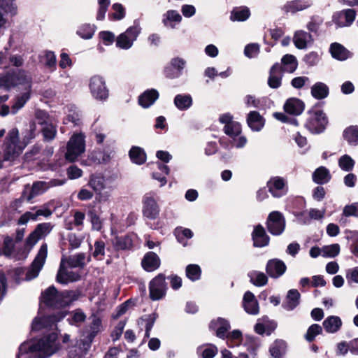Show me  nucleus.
<instances>
[{"mask_svg": "<svg viewBox=\"0 0 358 358\" xmlns=\"http://www.w3.org/2000/svg\"><path fill=\"white\" fill-rule=\"evenodd\" d=\"M32 85L31 75L24 70L9 71L0 76V87L9 90L17 86H22L23 92L15 99L11 106V114H16L30 99Z\"/></svg>", "mask_w": 358, "mask_h": 358, "instance_id": "1", "label": "nucleus"}, {"mask_svg": "<svg viewBox=\"0 0 358 358\" xmlns=\"http://www.w3.org/2000/svg\"><path fill=\"white\" fill-rule=\"evenodd\" d=\"M57 336L52 333L39 340L24 342L19 348L17 358H47L58 349Z\"/></svg>", "mask_w": 358, "mask_h": 358, "instance_id": "2", "label": "nucleus"}, {"mask_svg": "<svg viewBox=\"0 0 358 358\" xmlns=\"http://www.w3.org/2000/svg\"><path fill=\"white\" fill-rule=\"evenodd\" d=\"M80 292L73 290L59 292L54 286L46 289L41 294V301L46 306L54 308H64L77 301Z\"/></svg>", "mask_w": 358, "mask_h": 358, "instance_id": "3", "label": "nucleus"}, {"mask_svg": "<svg viewBox=\"0 0 358 358\" xmlns=\"http://www.w3.org/2000/svg\"><path fill=\"white\" fill-rule=\"evenodd\" d=\"M25 145L19 141V131L16 128L12 129L6 138L3 158L0 157V169L5 166L4 163L15 161L22 152Z\"/></svg>", "mask_w": 358, "mask_h": 358, "instance_id": "4", "label": "nucleus"}, {"mask_svg": "<svg viewBox=\"0 0 358 358\" xmlns=\"http://www.w3.org/2000/svg\"><path fill=\"white\" fill-rule=\"evenodd\" d=\"M112 180L101 173L92 174L88 180V186L96 193L98 202H106L110 197V191L113 189Z\"/></svg>", "mask_w": 358, "mask_h": 358, "instance_id": "5", "label": "nucleus"}, {"mask_svg": "<svg viewBox=\"0 0 358 358\" xmlns=\"http://www.w3.org/2000/svg\"><path fill=\"white\" fill-rule=\"evenodd\" d=\"M85 151V136L81 133L74 134L67 143L65 158L70 162H75Z\"/></svg>", "mask_w": 358, "mask_h": 358, "instance_id": "6", "label": "nucleus"}, {"mask_svg": "<svg viewBox=\"0 0 358 358\" xmlns=\"http://www.w3.org/2000/svg\"><path fill=\"white\" fill-rule=\"evenodd\" d=\"M305 127L313 134L322 132L327 124V118L320 110H310L308 113Z\"/></svg>", "mask_w": 358, "mask_h": 358, "instance_id": "7", "label": "nucleus"}, {"mask_svg": "<svg viewBox=\"0 0 358 358\" xmlns=\"http://www.w3.org/2000/svg\"><path fill=\"white\" fill-rule=\"evenodd\" d=\"M48 255V245L46 243H43L35 257L33 262L31 263L30 267L27 269L25 275L26 280H31L35 278H36L43 265L45 262L46 258Z\"/></svg>", "mask_w": 358, "mask_h": 358, "instance_id": "8", "label": "nucleus"}, {"mask_svg": "<svg viewBox=\"0 0 358 358\" xmlns=\"http://www.w3.org/2000/svg\"><path fill=\"white\" fill-rule=\"evenodd\" d=\"M141 30L140 26L136 24L129 27L125 32L122 33L117 36L116 39L117 46L121 49H129L136 40Z\"/></svg>", "mask_w": 358, "mask_h": 358, "instance_id": "9", "label": "nucleus"}, {"mask_svg": "<svg viewBox=\"0 0 358 358\" xmlns=\"http://www.w3.org/2000/svg\"><path fill=\"white\" fill-rule=\"evenodd\" d=\"M64 183V180H52L48 183L44 181H38L32 185L31 188H29L24 191L22 196L27 201H31L36 196L40 195L45 192L50 186L62 185Z\"/></svg>", "mask_w": 358, "mask_h": 358, "instance_id": "10", "label": "nucleus"}, {"mask_svg": "<svg viewBox=\"0 0 358 358\" xmlns=\"http://www.w3.org/2000/svg\"><path fill=\"white\" fill-rule=\"evenodd\" d=\"M53 229L50 222L38 224L25 240V245L31 250L40 239L48 236Z\"/></svg>", "mask_w": 358, "mask_h": 358, "instance_id": "11", "label": "nucleus"}, {"mask_svg": "<svg viewBox=\"0 0 358 358\" xmlns=\"http://www.w3.org/2000/svg\"><path fill=\"white\" fill-rule=\"evenodd\" d=\"M167 285L165 282V276L159 274L153 278L149 285L150 297L153 301L162 299L166 292Z\"/></svg>", "mask_w": 358, "mask_h": 358, "instance_id": "12", "label": "nucleus"}, {"mask_svg": "<svg viewBox=\"0 0 358 358\" xmlns=\"http://www.w3.org/2000/svg\"><path fill=\"white\" fill-rule=\"evenodd\" d=\"M90 90L92 96L99 100H105L108 96V90L103 78L99 76H94L90 80Z\"/></svg>", "mask_w": 358, "mask_h": 358, "instance_id": "13", "label": "nucleus"}, {"mask_svg": "<svg viewBox=\"0 0 358 358\" xmlns=\"http://www.w3.org/2000/svg\"><path fill=\"white\" fill-rule=\"evenodd\" d=\"M266 224L268 231L273 235L278 236L285 230V220L280 212L273 211L268 215Z\"/></svg>", "mask_w": 358, "mask_h": 358, "instance_id": "14", "label": "nucleus"}, {"mask_svg": "<svg viewBox=\"0 0 358 358\" xmlns=\"http://www.w3.org/2000/svg\"><path fill=\"white\" fill-rule=\"evenodd\" d=\"M159 206L153 193H147L143 198V214L150 220L156 219L159 214Z\"/></svg>", "mask_w": 358, "mask_h": 358, "instance_id": "15", "label": "nucleus"}, {"mask_svg": "<svg viewBox=\"0 0 358 358\" xmlns=\"http://www.w3.org/2000/svg\"><path fill=\"white\" fill-rule=\"evenodd\" d=\"M66 316V312L61 311L57 315L44 316V317H36L32 324L31 330L38 331L43 328L52 327L57 322H59Z\"/></svg>", "mask_w": 358, "mask_h": 358, "instance_id": "16", "label": "nucleus"}, {"mask_svg": "<svg viewBox=\"0 0 358 358\" xmlns=\"http://www.w3.org/2000/svg\"><path fill=\"white\" fill-rule=\"evenodd\" d=\"M66 260L62 259L57 275V282L61 284L78 281L80 276L78 273L73 272L66 266Z\"/></svg>", "mask_w": 358, "mask_h": 358, "instance_id": "17", "label": "nucleus"}, {"mask_svg": "<svg viewBox=\"0 0 358 358\" xmlns=\"http://www.w3.org/2000/svg\"><path fill=\"white\" fill-rule=\"evenodd\" d=\"M267 187L273 196L277 198L281 197L287 192L285 180L279 176L271 178L267 182Z\"/></svg>", "mask_w": 358, "mask_h": 358, "instance_id": "18", "label": "nucleus"}, {"mask_svg": "<svg viewBox=\"0 0 358 358\" xmlns=\"http://www.w3.org/2000/svg\"><path fill=\"white\" fill-rule=\"evenodd\" d=\"M356 12L353 9H345L336 13L333 15V21L339 27H349L354 22Z\"/></svg>", "mask_w": 358, "mask_h": 358, "instance_id": "19", "label": "nucleus"}, {"mask_svg": "<svg viewBox=\"0 0 358 358\" xmlns=\"http://www.w3.org/2000/svg\"><path fill=\"white\" fill-rule=\"evenodd\" d=\"M287 270L283 261L279 259H272L268 261L266 266L267 274L273 278H278L282 275Z\"/></svg>", "mask_w": 358, "mask_h": 358, "instance_id": "20", "label": "nucleus"}, {"mask_svg": "<svg viewBox=\"0 0 358 358\" xmlns=\"http://www.w3.org/2000/svg\"><path fill=\"white\" fill-rule=\"evenodd\" d=\"M243 306L245 310L251 315H257L259 313V303L251 292H246L243 299Z\"/></svg>", "mask_w": 358, "mask_h": 358, "instance_id": "21", "label": "nucleus"}, {"mask_svg": "<svg viewBox=\"0 0 358 358\" xmlns=\"http://www.w3.org/2000/svg\"><path fill=\"white\" fill-rule=\"evenodd\" d=\"M185 62L180 58H174L165 69L166 76L170 78L178 77L185 67Z\"/></svg>", "mask_w": 358, "mask_h": 358, "instance_id": "22", "label": "nucleus"}, {"mask_svg": "<svg viewBox=\"0 0 358 358\" xmlns=\"http://www.w3.org/2000/svg\"><path fill=\"white\" fill-rule=\"evenodd\" d=\"M160 263L158 255L153 252H149L144 256L141 264L146 271L151 272L157 269Z\"/></svg>", "mask_w": 358, "mask_h": 358, "instance_id": "23", "label": "nucleus"}, {"mask_svg": "<svg viewBox=\"0 0 358 358\" xmlns=\"http://www.w3.org/2000/svg\"><path fill=\"white\" fill-rule=\"evenodd\" d=\"M209 327L215 331L217 337L224 338L228 330L230 329V324L227 320L219 317L215 320H213L210 323Z\"/></svg>", "mask_w": 358, "mask_h": 358, "instance_id": "24", "label": "nucleus"}, {"mask_svg": "<svg viewBox=\"0 0 358 358\" xmlns=\"http://www.w3.org/2000/svg\"><path fill=\"white\" fill-rule=\"evenodd\" d=\"M252 236L254 246L255 247H264L269 243V237L266 234L264 227L261 225H257L255 227Z\"/></svg>", "mask_w": 358, "mask_h": 358, "instance_id": "25", "label": "nucleus"}, {"mask_svg": "<svg viewBox=\"0 0 358 358\" xmlns=\"http://www.w3.org/2000/svg\"><path fill=\"white\" fill-rule=\"evenodd\" d=\"M284 109L289 114L298 115L303 112L304 104L298 99L291 98L285 102Z\"/></svg>", "mask_w": 358, "mask_h": 358, "instance_id": "26", "label": "nucleus"}, {"mask_svg": "<svg viewBox=\"0 0 358 358\" xmlns=\"http://www.w3.org/2000/svg\"><path fill=\"white\" fill-rule=\"evenodd\" d=\"M299 301L300 293L297 289H292L288 291L282 306L285 310L291 311L299 304Z\"/></svg>", "mask_w": 358, "mask_h": 358, "instance_id": "27", "label": "nucleus"}, {"mask_svg": "<svg viewBox=\"0 0 358 358\" xmlns=\"http://www.w3.org/2000/svg\"><path fill=\"white\" fill-rule=\"evenodd\" d=\"M342 324V320L339 317L331 315L324 320L322 325L327 333L334 334L340 330Z\"/></svg>", "mask_w": 358, "mask_h": 358, "instance_id": "28", "label": "nucleus"}, {"mask_svg": "<svg viewBox=\"0 0 358 358\" xmlns=\"http://www.w3.org/2000/svg\"><path fill=\"white\" fill-rule=\"evenodd\" d=\"M282 73L279 64H275L270 70L268 85L271 88H278L281 85Z\"/></svg>", "mask_w": 358, "mask_h": 358, "instance_id": "29", "label": "nucleus"}, {"mask_svg": "<svg viewBox=\"0 0 358 358\" xmlns=\"http://www.w3.org/2000/svg\"><path fill=\"white\" fill-rule=\"evenodd\" d=\"M158 97L159 93L156 90H148L139 96L138 103L142 107L148 108L155 103Z\"/></svg>", "mask_w": 358, "mask_h": 358, "instance_id": "30", "label": "nucleus"}, {"mask_svg": "<svg viewBox=\"0 0 358 358\" xmlns=\"http://www.w3.org/2000/svg\"><path fill=\"white\" fill-rule=\"evenodd\" d=\"M312 41L311 35L303 30L296 31L293 38L295 46L299 49L306 48Z\"/></svg>", "mask_w": 358, "mask_h": 358, "instance_id": "31", "label": "nucleus"}, {"mask_svg": "<svg viewBox=\"0 0 358 358\" xmlns=\"http://www.w3.org/2000/svg\"><path fill=\"white\" fill-rule=\"evenodd\" d=\"M247 122L253 131H259L264 124L262 117L257 111H252L248 114Z\"/></svg>", "mask_w": 358, "mask_h": 358, "instance_id": "32", "label": "nucleus"}, {"mask_svg": "<svg viewBox=\"0 0 358 358\" xmlns=\"http://www.w3.org/2000/svg\"><path fill=\"white\" fill-rule=\"evenodd\" d=\"M286 349L287 344L284 341L276 340L271 345L269 352L273 358H282Z\"/></svg>", "mask_w": 358, "mask_h": 358, "instance_id": "33", "label": "nucleus"}, {"mask_svg": "<svg viewBox=\"0 0 358 358\" xmlns=\"http://www.w3.org/2000/svg\"><path fill=\"white\" fill-rule=\"evenodd\" d=\"M313 180L317 184H325L331 180V174L327 168L320 166L313 172Z\"/></svg>", "mask_w": 358, "mask_h": 358, "instance_id": "34", "label": "nucleus"}, {"mask_svg": "<svg viewBox=\"0 0 358 358\" xmlns=\"http://www.w3.org/2000/svg\"><path fill=\"white\" fill-rule=\"evenodd\" d=\"M111 151L96 150L92 152L90 156L89 159L96 164L106 163L111 158Z\"/></svg>", "mask_w": 358, "mask_h": 358, "instance_id": "35", "label": "nucleus"}, {"mask_svg": "<svg viewBox=\"0 0 358 358\" xmlns=\"http://www.w3.org/2000/svg\"><path fill=\"white\" fill-rule=\"evenodd\" d=\"M330 51L332 57L338 60H345L350 56V52L337 43L331 45Z\"/></svg>", "mask_w": 358, "mask_h": 358, "instance_id": "36", "label": "nucleus"}, {"mask_svg": "<svg viewBox=\"0 0 358 358\" xmlns=\"http://www.w3.org/2000/svg\"><path fill=\"white\" fill-rule=\"evenodd\" d=\"M68 113L63 120V123L67 124L73 123L74 126H78L81 123L80 114L78 110L74 106L67 107Z\"/></svg>", "mask_w": 358, "mask_h": 358, "instance_id": "37", "label": "nucleus"}, {"mask_svg": "<svg viewBox=\"0 0 358 358\" xmlns=\"http://www.w3.org/2000/svg\"><path fill=\"white\" fill-rule=\"evenodd\" d=\"M311 94L317 99H324L329 94V87L323 83H316L311 87Z\"/></svg>", "mask_w": 358, "mask_h": 358, "instance_id": "38", "label": "nucleus"}, {"mask_svg": "<svg viewBox=\"0 0 358 358\" xmlns=\"http://www.w3.org/2000/svg\"><path fill=\"white\" fill-rule=\"evenodd\" d=\"M131 160L136 164H143L146 161V155L143 149L140 147L133 146L129 151Z\"/></svg>", "mask_w": 358, "mask_h": 358, "instance_id": "39", "label": "nucleus"}, {"mask_svg": "<svg viewBox=\"0 0 358 358\" xmlns=\"http://www.w3.org/2000/svg\"><path fill=\"white\" fill-rule=\"evenodd\" d=\"M96 29L94 24H83L78 28L76 34L83 39L89 40L93 37Z\"/></svg>", "mask_w": 358, "mask_h": 358, "instance_id": "40", "label": "nucleus"}, {"mask_svg": "<svg viewBox=\"0 0 358 358\" xmlns=\"http://www.w3.org/2000/svg\"><path fill=\"white\" fill-rule=\"evenodd\" d=\"M175 106L180 110H185L192 104V99L189 94H178L174 99Z\"/></svg>", "mask_w": 358, "mask_h": 358, "instance_id": "41", "label": "nucleus"}, {"mask_svg": "<svg viewBox=\"0 0 358 358\" xmlns=\"http://www.w3.org/2000/svg\"><path fill=\"white\" fill-rule=\"evenodd\" d=\"M250 282L255 286L262 287L268 282V278L263 272L252 271L248 273Z\"/></svg>", "mask_w": 358, "mask_h": 358, "instance_id": "42", "label": "nucleus"}, {"mask_svg": "<svg viewBox=\"0 0 358 358\" xmlns=\"http://www.w3.org/2000/svg\"><path fill=\"white\" fill-rule=\"evenodd\" d=\"M343 137L352 145L358 144V126H350L343 131Z\"/></svg>", "mask_w": 358, "mask_h": 358, "instance_id": "43", "label": "nucleus"}, {"mask_svg": "<svg viewBox=\"0 0 358 358\" xmlns=\"http://www.w3.org/2000/svg\"><path fill=\"white\" fill-rule=\"evenodd\" d=\"M250 15V12L247 7H238L233 9L231 13L230 19L232 21H245Z\"/></svg>", "mask_w": 358, "mask_h": 358, "instance_id": "44", "label": "nucleus"}, {"mask_svg": "<svg viewBox=\"0 0 358 358\" xmlns=\"http://www.w3.org/2000/svg\"><path fill=\"white\" fill-rule=\"evenodd\" d=\"M41 133L45 141H50L53 140L57 134V126L53 123L52 120L45 125L41 127Z\"/></svg>", "mask_w": 358, "mask_h": 358, "instance_id": "45", "label": "nucleus"}, {"mask_svg": "<svg viewBox=\"0 0 358 358\" xmlns=\"http://www.w3.org/2000/svg\"><path fill=\"white\" fill-rule=\"evenodd\" d=\"M15 243L11 237L6 236L2 244L0 245V255L10 257L14 250Z\"/></svg>", "mask_w": 358, "mask_h": 358, "instance_id": "46", "label": "nucleus"}, {"mask_svg": "<svg viewBox=\"0 0 358 358\" xmlns=\"http://www.w3.org/2000/svg\"><path fill=\"white\" fill-rule=\"evenodd\" d=\"M282 64L284 71L293 73L297 68L298 63L296 57L292 55H285L282 58Z\"/></svg>", "mask_w": 358, "mask_h": 358, "instance_id": "47", "label": "nucleus"}, {"mask_svg": "<svg viewBox=\"0 0 358 358\" xmlns=\"http://www.w3.org/2000/svg\"><path fill=\"white\" fill-rule=\"evenodd\" d=\"M113 245L116 250H127L131 248L132 241L128 236H117L113 241Z\"/></svg>", "mask_w": 358, "mask_h": 358, "instance_id": "48", "label": "nucleus"}, {"mask_svg": "<svg viewBox=\"0 0 358 358\" xmlns=\"http://www.w3.org/2000/svg\"><path fill=\"white\" fill-rule=\"evenodd\" d=\"M71 317L68 319L70 324L78 326L86 319V315L81 309H76L70 313Z\"/></svg>", "mask_w": 358, "mask_h": 358, "instance_id": "49", "label": "nucleus"}, {"mask_svg": "<svg viewBox=\"0 0 358 358\" xmlns=\"http://www.w3.org/2000/svg\"><path fill=\"white\" fill-rule=\"evenodd\" d=\"M85 255L79 253L74 256L71 257L66 263L71 268L83 267L85 264Z\"/></svg>", "mask_w": 358, "mask_h": 358, "instance_id": "50", "label": "nucleus"}, {"mask_svg": "<svg viewBox=\"0 0 358 358\" xmlns=\"http://www.w3.org/2000/svg\"><path fill=\"white\" fill-rule=\"evenodd\" d=\"M322 257L334 258L339 254L340 245L338 243L325 245L322 248Z\"/></svg>", "mask_w": 358, "mask_h": 358, "instance_id": "51", "label": "nucleus"}, {"mask_svg": "<svg viewBox=\"0 0 358 358\" xmlns=\"http://www.w3.org/2000/svg\"><path fill=\"white\" fill-rule=\"evenodd\" d=\"M338 165L342 170L350 171L355 166V161L350 156L344 155L339 158Z\"/></svg>", "mask_w": 358, "mask_h": 358, "instance_id": "52", "label": "nucleus"}, {"mask_svg": "<svg viewBox=\"0 0 358 358\" xmlns=\"http://www.w3.org/2000/svg\"><path fill=\"white\" fill-rule=\"evenodd\" d=\"M224 132L232 138H235L241 132V124L237 122L229 123L224 126Z\"/></svg>", "mask_w": 358, "mask_h": 358, "instance_id": "53", "label": "nucleus"}, {"mask_svg": "<svg viewBox=\"0 0 358 358\" xmlns=\"http://www.w3.org/2000/svg\"><path fill=\"white\" fill-rule=\"evenodd\" d=\"M322 329L320 327V325L317 324H313L308 327L307 332L305 335V338L307 341L312 342L315 339L316 336L322 334Z\"/></svg>", "mask_w": 358, "mask_h": 358, "instance_id": "54", "label": "nucleus"}, {"mask_svg": "<svg viewBox=\"0 0 358 358\" xmlns=\"http://www.w3.org/2000/svg\"><path fill=\"white\" fill-rule=\"evenodd\" d=\"M94 246V250L92 253L93 257L98 260L103 259L105 255L106 249V244L104 241L101 240H97L95 241Z\"/></svg>", "mask_w": 358, "mask_h": 358, "instance_id": "55", "label": "nucleus"}, {"mask_svg": "<svg viewBox=\"0 0 358 358\" xmlns=\"http://www.w3.org/2000/svg\"><path fill=\"white\" fill-rule=\"evenodd\" d=\"M186 275L192 281H195L200 278L201 268L196 264L188 265L186 268Z\"/></svg>", "mask_w": 358, "mask_h": 358, "instance_id": "56", "label": "nucleus"}, {"mask_svg": "<svg viewBox=\"0 0 358 358\" xmlns=\"http://www.w3.org/2000/svg\"><path fill=\"white\" fill-rule=\"evenodd\" d=\"M90 320V337L94 338L101 329V320L95 315H92Z\"/></svg>", "mask_w": 358, "mask_h": 358, "instance_id": "57", "label": "nucleus"}, {"mask_svg": "<svg viewBox=\"0 0 358 358\" xmlns=\"http://www.w3.org/2000/svg\"><path fill=\"white\" fill-rule=\"evenodd\" d=\"M41 61L46 67L49 68L51 71L54 70L56 65V57L54 52L51 51L45 52Z\"/></svg>", "mask_w": 358, "mask_h": 358, "instance_id": "58", "label": "nucleus"}, {"mask_svg": "<svg viewBox=\"0 0 358 358\" xmlns=\"http://www.w3.org/2000/svg\"><path fill=\"white\" fill-rule=\"evenodd\" d=\"M35 118L37 123L43 127L52 120L51 117L44 110H37L35 112Z\"/></svg>", "mask_w": 358, "mask_h": 358, "instance_id": "59", "label": "nucleus"}, {"mask_svg": "<svg viewBox=\"0 0 358 358\" xmlns=\"http://www.w3.org/2000/svg\"><path fill=\"white\" fill-rule=\"evenodd\" d=\"M201 358H213L217 352V348L213 345H209L199 350Z\"/></svg>", "mask_w": 358, "mask_h": 358, "instance_id": "60", "label": "nucleus"}, {"mask_svg": "<svg viewBox=\"0 0 358 358\" xmlns=\"http://www.w3.org/2000/svg\"><path fill=\"white\" fill-rule=\"evenodd\" d=\"M88 215L90 218L92 227L94 230L99 231L102 227V221L99 215L94 210H90Z\"/></svg>", "mask_w": 358, "mask_h": 358, "instance_id": "61", "label": "nucleus"}, {"mask_svg": "<svg viewBox=\"0 0 358 358\" xmlns=\"http://www.w3.org/2000/svg\"><path fill=\"white\" fill-rule=\"evenodd\" d=\"M310 3L301 2L299 1H293L287 6V11L295 13L297 11L303 10L310 6Z\"/></svg>", "mask_w": 358, "mask_h": 358, "instance_id": "62", "label": "nucleus"}, {"mask_svg": "<svg viewBox=\"0 0 358 358\" xmlns=\"http://www.w3.org/2000/svg\"><path fill=\"white\" fill-rule=\"evenodd\" d=\"M242 338V333L239 330H234L232 332L226 335L224 338H227V343L231 342L229 344L230 346L237 345L241 341Z\"/></svg>", "mask_w": 358, "mask_h": 358, "instance_id": "63", "label": "nucleus"}, {"mask_svg": "<svg viewBox=\"0 0 358 358\" xmlns=\"http://www.w3.org/2000/svg\"><path fill=\"white\" fill-rule=\"evenodd\" d=\"M110 0H98L99 10L97 12L96 20H102L105 17V14L108 7L110 5Z\"/></svg>", "mask_w": 358, "mask_h": 358, "instance_id": "64", "label": "nucleus"}]
</instances>
